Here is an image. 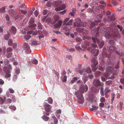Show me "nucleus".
Masks as SVG:
<instances>
[{"label":"nucleus","instance_id":"nucleus-63","mask_svg":"<svg viewBox=\"0 0 124 124\" xmlns=\"http://www.w3.org/2000/svg\"><path fill=\"white\" fill-rule=\"evenodd\" d=\"M53 120H54V123L55 124H57L58 123V120L56 118L54 119Z\"/></svg>","mask_w":124,"mask_h":124},{"label":"nucleus","instance_id":"nucleus-38","mask_svg":"<svg viewBox=\"0 0 124 124\" xmlns=\"http://www.w3.org/2000/svg\"><path fill=\"white\" fill-rule=\"evenodd\" d=\"M9 73H6L5 76V77L6 78H9L11 76V74L10 73V72L9 71Z\"/></svg>","mask_w":124,"mask_h":124},{"label":"nucleus","instance_id":"nucleus-25","mask_svg":"<svg viewBox=\"0 0 124 124\" xmlns=\"http://www.w3.org/2000/svg\"><path fill=\"white\" fill-rule=\"evenodd\" d=\"M7 7L5 6L2 7L0 8V11L1 13H5L6 12L5 9Z\"/></svg>","mask_w":124,"mask_h":124},{"label":"nucleus","instance_id":"nucleus-15","mask_svg":"<svg viewBox=\"0 0 124 124\" xmlns=\"http://www.w3.org/2000/svg\"><path fill=\"white\" fill-rule=\"evenodd\" d=\"M93 84L95 86H98L100 85L101 83L99 80L95 79L93 82Z\"/></svg>","mask_w":124,"mask_h":124},{"label":"nucleus","instance_id":"nucleus-3","mask_svg":"<svg viewBox=\"0 0 124 124\" xmlns=\"http://www.w3.org/2000/svg\"><path fill=\"white\" fill-rule=\"evenodd\" d=\"M62 4V2L60 0L56 1L54 2V5L56 7L55 9L56 11H59L65 8V5Z\"/></svg>","mask_w":124,"mask_h":124},{"label":"nucleus","instance_id":"nucleus-20","mask_svg":"<svg viewBox=\"0 0 124 124\" xmlns=\"http://www.w3.org/2000/svg\"><path fill=\"white\" fill-rule=\"evenodd\" d=\"M10 31L13 34H15L16 31V28L14 26H12L10 29Z\"/></svg>","mask_w":124,"mask_h":124},{"label":"nucleus","instance_id":"nucleus-61","mask_svg":"<svg viewBox=\"0 0 124 124\" xmlns=\"http://www.w3.org/2000/svg\"><path fill=\"white\" fill-rule=\"evenodd\" d=\"M17 78V76L16 75H14L13 77V79L14 81H15L16 80Z\"/></svg>","mask_w":124,"mask_h":124},{"label":"nucleus","instance_id":"nucleus-16","mask_svg":"<svg viewBox=\"0 0 124 124\" xmlns=\"http://www.w3.org/2000/svg\"><path fill=\"white\" fill-rule=\"evenodd\" d=\"M91 52L92 54H94V56H97L98 54V51L96 49H92L91 51Z\"/></svg>","mask_w":124,"mask_h":124},{"label":"nucleus","instance_id":"nucleus-34","mask_svg":"<svg viewBox=\"0 0 124 124\" xmlns=\"http://www.w3.org/2000/svg\"><path fill=\"white\" fill-rule=\"evenodd\" d=\"M32 63L33 64H38V60L36 59H34L31 60Z\"/></svg>","mask_w":124,"mask_h":124},{"label":"nucleus","instance_id":"nucleus-24","mask_svg":"<svg viewBox=\"0 0 124 124\" xmlns=\"http://www.w3.org/2000/svg\"><path fill=\"white\" fill-rule=\"evenodd\" d=\"M30 41L31 42V45L32 46H34L37 45V41H36L32 40H30Z\"/></svg>","mask_w":124,"mask_h":124},{"label":"nucleus","instance_id":"nucleus-41","mask_svg":"<svg viewBox=\"0 0 124 124\" xmlns=\"http://www.w3.org/2000/svg\"><path fill=\"white\" fill-rule=\"evenodd\" d=\"M38 26L39 29H41L42 28V26L41 23L40 22H38Z\"/></svg>","mask_w":124,"mask_h":124},{"label":"nucleus","instance_id":"nucleus-54","mask_svg":"<svg viewBox=\"0 0 124 124\" xmlns=\"http://www.w3.org/2000/svg\"><path fill=\"white\" fill-rule=\"evenodd\" d=\"M104 105V104L103 103L101 102L99 104V107L100 108H102Z\"/></svg>","mask_w":124,"mask_h":124},{"label":"nucleus","instance_id":"nucleus-45","mask_svg":"<svg viewBox=\"0 0 124 124\" xmlns=\"http://www.w3.org/2000/svg\"><path fill=\"white\" fill-rule=\"evenodd\" d=\"M94 10L95 11L97 12H98L100 11L99 8L98 7H96L94 8Z\"/></svg>","mask_w":124,"mask_h":124},{"label":"nucleus","instance_id":"nucleus-1","mask_svg":"<svg viewBox=\"0 0 124 124\" xmlns=\"http://www.w3.org/2000/svg\"><path fill=\"white\" fill-rule=\"evenodd\" d=\"M115 25L112 24L110 25L109 27H101L100 31L107 38H109L110 36H112L116 38L115 39L116 40L120 37V36L118 30L115 29Z\"/></svg>","mask_w":124,"mask_h":124},{"label":"nucleus","instance_id":"nucleus-12","mask_svg":"<svg viewBox=\"0 0 124 124\" xmlns=\"http://www.w3.org/2000/svg\"><path fill=\"white\" fill-rule=\"evenodd\" d=\"M62 21H58L57 23L54 25V26L55 28H59L62 25Z\"/></svg>","mask_w":124,"mask_h":124},{"label":"nucleus","instance_id":"nucleus-62","mask_svg":"<svg viewBox=\"0 0 124 124\" xmlns=\"http://www.w3.org/2000/svg\"><path fill=\"white\" fill-rule=\"evenodd\" d=\"M62 111L61 109H59L56 110V112L57 114H60L61 113Z\"/></svg>","mask_w":124,"mask_h":124},{"label":"nucleus","instance_id":"nucleus-47","mask_svg":"<svg viewBox=\"0 0 124 124\" xmlns=\"http://www.w3.org/2000/svg\"><path fill=\"white\" fill-rule=\"evenodd\" d=\"M7 68L9 70H9H11L12 69L11 66L10 64L8 65L7 67Z\"/></svg>","mask_w":124,"mask_h":124},{"label":"nucleus","instance_id":"nucleus-9","mask_svg":"<svg viewBox=\"0 0 124 124\" xmlns=\"http://www.w3.org/2000/svg\"><path fill=\"white\" fill-rule=\"evenodd\" d=\"M91 61L92 63H93L92 66L95 68V70H94L93 68H92L93 71L94 72L96 70L95 67L96 65L98 64V62L94 58H92V59Z\"/></svg>","mask_w":124,"mask_h":124},{"label":"nucleus","instance_id":"nucleus-40","mask_svg":"<svg viewBox=\"0 0 124 124\" xmlns=\"http://www.w3.org/2000/svg\"><path fill=\"white\" fill-rule=\"evenodd\" d=\"M9 108L13 110H15L16 109V107L15 106H11L9 107Z\"/></svg>","mask_w":124,"mask_h":124},{"label":"nucleus","instance_id":"nucleus-56","mask_svg":"<svg viewBox=\"0 0 124 124\" xmlns=\"http://www.w3.org/2000/svg\"><path fill=\"white\" fill-rule=\"evenodd\" d=\"M66 11V10H64L60 12V14L61 15H63L65 13Z\"/></svg>","mask_w":124,"mask_h":124},{"label":"nucleus","instance_id":"nucleus-60","mask_svg":"<svg viewBox=\"0 0 124 124\" xmlns=\"http://www.w3.org/2000/svg\"><path fill=\"white\" fill-rule=\"evenodd\" d=\"M92 46L93 47L98 48V47L97 45L94 44H92Z\"/></svg>","mask_w":124,"mask_h":124},{"label":"nucleus","instance_id":"nucleus-43","mask_svg":"<svg viewBox=\"0 0 124 124\" xmlns=\"http://www.w3.org/2000/svg\"><path fill=\"white\" fill-rule=\"evenodd\" d=\"M75 47L76 49L78 50H82V49L79 46L77 45L75 46Z\"/></svg>","mask_w":124,"mask_h":124},{"label":"nucleus","instance_id":"nucleus-2","mask_svg":"<svg viewBox=\"0 0 124 124\" xmlns=\"http://www.w3.org/2000/svg\"><path fill=\"white\" fill-rule=\"evenodd\" d=\"M88 90L87 86L85 85L81 86L79 90L77 92H75V94L77 95L78 102L80 104L82 103L84 100L82 93L84 92H86Z\"/></svg>","mask_w":124,"mask_h":124},{"label":"nucleus","instance_id":"nucleus-11","mask_svg":"<svg viewBox=\"0 0 124 124\" xmlns=\"http://www.w3.org/2000/svg\"><path fill=\"white\" fill-rule=\"evenodd\" d=\"M101 20L98 21L95 20L94 22H93L91 23L90 26V29H92L95 25H97L98 23L101 22Z\"/></svg>","mask_w":124,"mask_h":124},{"label":"nucleus","instance_id":"nucleus-37","mask_svg":"<svg viewBox=\"0 0 124 124\" xmlns=\"http://www.w3.org/2000/svg\"><path fill=\"white\" fill-rule=\"evenodd\" d=\"M77 80V78L74 77L72 79L71 81L70 82L71 83H73L75 82Z\"/></svg>","mask_w":124,"mask_h":124},{"label":"nucleus","instance_id":"nucleus-23","mask_svg":"<svg viewBox=\"0 0 124 124\" xmlns=\"http://www.w3.org/2000/svg\"><path fill=\"white\" fill-rule=\"evenodd\" d=\"M115 48L113 46H110L108 48V50L110 53L113 52L115 50Z\"/></svg>","mask_w":124,"mask_h":124},{"label":"nucleus","instance_id":"nucleus-30","mask_svg":"<svg viewBox=\"0 0 124 124\" xmlns=\"http://www.w3.org/2000/svg\"><path fill=\"white\" fill-rule=\"evenodd\" d=\"M108 87H106L105 88V94H107L110 92V90L108 89Z\"/></svg>","mask_w":124,"mask_h":124},{"label":"nucleus","instance_id":"nucleus-31","mask_svg":"<svg viewBox=\"0 0 124 124\" xmlns=\"http://www.w3.org/2000/svg\"><path fill=\"white\" fill-rule=\"evenodd\" d=\"M63 31L64 32H67L69 31V30L68 29V28L66 27H64L62 29Z\"/></svg>","mask_w":124,"mask_h":124},{"label":"nucleus","instance_id":"nucleus-57","mask_svg":"<svg viewBox=\"0 0 124 124\" xmlns=\"http://www.w3.org/2000/svg\"><path fill=\"white\" fill-rule=\"evenodd\" d=\"M5 17H6V20L7 21H9V19H10L9 17L8 16V15L7 14H5Z\"/></svg>","mask_w":124,"mask_h":124},{"label":"nucleus","instance_id":"nucleus-39","mask_svg":"<svg viewBox=\"0 0 124 124\" xmlns=\"http://www.w3.org/2000/svg\"><path fill=\"white\" fill-rule=\"evenodd\" d=\"M12 54L11 52L8 53H7L6 56L7 58H10Z\"/></svg>","mask_w":124,"mask_h":124},{"label":"nucleus","instance_id":"nucleus-55","mask_svg":"<svg viewBox=\"0 0 124 124\" xmlns=\"http://www.w3.org/2000/svg\"><path fill=\"white\" fill-rule=\"evenodd\" d=\"M92 107L94 110H97L98 108V107L96 106L93 105L92 106Z\"/></svg>","mask_w":124,"mask_h":124},{"label":"nucleus","instance_id":"nucleus-35","mask_svg":"<svg viewBox=\"0 0 124 124\" xmlns=\"http://www.w3.org/2000/svg\"><path fill=\"white\" fill-rule=\"evenodd\" d=\"M48 103L50 104H52L53 103V99L51 97H49L48 99Z\"/></svg>","mask_w":124,"mask_h":124},{"label":"nucleus","instance_id":"nucleus-46","mask_svg":"<svg viewBox=\"0 0 124 124\" xmlns=\"http://www.w3.org/2000/svg\"><path fill=\"white\" fill-rule=\"evenodd\" d=\"M100 101L101 102L104 103L105 102V99L104 97H102L100 98Z\"/></svg>","mask_w":124,"mask_h":124},{"label":"nucleus","instance_id":"nucleus-28","mask_svg":"<svg viewBox=\"0 0 124 124\" xmlns=\"http://www.w3.org/2000/svg\"><path fill=\"white\" fill-rule=\"evenodd\" d=\"M62 79V81L63 82H64L67 81V77L65 76H64L63 77L61 76V77Z\"/></svg>","mask_w":124,"mask_h":124},{"label":"nucleus","instance_id":"nucleus-59","mask_svg":"<svg viewBox=\"0 0 124 124\" xmlns=\"http://www.w3.org/2000/svg\"><path fill=\"white\" fill-rule=\"evenodd\" d=\"M34 14L35 15V17H37L38 15V11L36 10L34 13Z\"/></svg>","mask_w":124,"mask_h":124},{"label":"nucleus","instance_id":"nucleus-53","mask_svg":"<svg viewBox=\"0 0 124 124\" xmlns=\"http://www.w3.org/2000/svg\"><path fill=\"white\" fill-rule=\"evenodd\" d=\"M100 3L101 4H102L103 5H102V6H103V7H105L106 6L105 5V3L103 1H101L100 2Z\"/></svg>","mask_w":124,"mask_h":124},{"label":"nucleus","instance_id":"nucleus-19","mask_svg":"<svg viewBox=\"0 0 124 124\" xmlns=\"http://www.w3.org/2000/svg\"><path fill=\"white\" fill-rule=\"evenodd\" d=\"M92 40L93 43H99V40L96 37H93L92 38Z\"/></svg>","mask_w":124,"mask_h":124},{"label":"nucleus","instance_id":"nucleus-6","mask_svg":"<svg viewBox=\"0 0 124 124\" xmlns=\"http://www.w3.org/2000/svg\"><path fill=\"white\" fill-rule=\"evenodd\" d=\"M112 16H108L107 18V19L106 18H104L103 20V21L105 23L108 22V23L111 22L115 20V18L114 16L113 13L112 14Z\"/></svg>","mask_w":124,"mask_h":124},{"label":"nucleus","instance_id":"nucleus-29","mask_svg":"<svg viewBox=\"0 0 124 124\" xmlns=\"http://www.w3.org/2000/svg\"><path fill=\"white\" fill-rule=\"evenodd\" d=\"M6 99V98L5 97H4V99H2L1 97H0V104H3Z\"/></svg>","mask_w":124,"mask_h":124},{"label":"nucleus","instance_id":"nucleus-36","mask_svg":"<svg viewBox=\"0 0 124 124\" xmlns=\"http://www.w3.org/2000/svg\"><path fill=\"white\" fill-rule=\"evenodd\" d=\"M111 3L114 6H116L117 4L116 1L114 0H112L111 1Z\"/></svg>","mask_w":124,"mask_h":124},{"label":"nucleus","instance_id":"nucleus-18","mask_svg":"<svg viewBox=\"0 0 124 124\" xmlns=\"http://www.w3.org/2000/svg\"><path fill=\"white\" fill-rule=\"evenodd\" d=\"M80 30H81V31L80 32H81L84 36H85L88 35V32L86 30H85L84 28H81Z\"/></svg>","mask_w":124,"mask_h":124},{"label":"nucleus","instance_id":"nucleus-4","mask_svg":"<svg viewBox=\"0 0 124 124\" xmlns=\"http://www.w3.org/2000/svg\"><path fill=\"white\" fill-rule=\"evenodd\" d=\"M74 25L76 26L77 27H80L82 26L85 27L86 26V24H84L83 23H81L80 19L79 18H78L75 20V22L74 23Z\"/></svg>","mask_w":124,"mask_h":124},{"label":"nucleus","instance_id":"nucleus-52","mask_svg":"<svg viewBox=\"0 0 124 124\" xmlns=\"http://www.w3.org/2000/svg\"><path fill=\"white\" fill-rule=\"evenodd\" d=\"M111 83L112 81L110 80L106 81L105 82V83L107 85H110L111 84Z\"/></svg>","mask_w":124,"mask_h":124},{"label":"nucleus","instance_id":"nucleus-51","mask_svg":"<svg viewBox=\"0 0 124 124\" xmlns=\"http://www.w3.org/2000/svg\"><path fill=\"white\" fill-rule=\"evenodd\" d=\"M8 90L10 93H13L14 92V91L12 89L9 88Z\"/></svg>","mask_w":124,"mask_h":124},{"label":"nucleus","instance_id":"nucleus-44","mask_svg":"<svg viewBox=\"0 0 124 124\" xmlns=\"http://www.w3.org/2000/svg\"><path fill=\"white\" fill-rule=\"evenodd\" d=\"M12 48L10 47H8L7 49V53L10 52L12 51Z\"/></svg>","mask_w":124,"mask_h":124},{"label":"nucleus","instance_id":"nucleus-7","mask_svg":"<svg viewBox=\"0 0 124 124\" xmlns=\"http://www.w3.org/2000/svg\"><path fill=\"white\" fill-rule=\"evenodd\" d=\"M91 71L89 67H88L87 69H84L80 72V73L82 75H86L88 73H91Z\"/></svg>","mask_w":124,"mask_h":124},{"label":"nucleus","instance_id":"nucleus-10","mask_svg":"<svg viewBox=\"0 0 124 124\" xmlns=\"http://www.w3.org/2000/svg\"><path fill=\"white\" fill-rule=\"evenodd\" d=\"M60 18L59 16L57 15L54 16L52 18V24H54L55 23L59 21Z\"/></svg>","mask_w":124,"mask_h":124},{"label":"nucleus","instance_id":"nucleus-8","mask_svg":"<svg viewBox=\"0 0 124 124\" xmlns=\"http://www.w3.org/2000/svg\"><path fill=\"white\" fill-rule=\"evenodd\" d=\"M43 107L45 111L47 112H49L52 108L50 105L46 103H45Z\"/></svg>","mask_w":124,"mask_h":124},{"label":"nucleus","instance_id":"nucleus-58","mask_svg":"<svg viewBox=\"0 0 124 124\" xmlns=\"http://www.w3.org/2000/svg\"><path fill=\"white\" fill-rule=\"evenodd\" d=\"M46 5L48 7L50 6L51 5V3L50 2H48L46 3Z\"/></svg>","mask_w":124,"mask_h":124},{"label":"nucleus","instance_id":"nucleus-26","mask_svg":"<svg viewBox=\"0 0 124 124\" xmlns=\"http://www.w3.org/2000/svg\"><path fill=\"white\" fill-rule=\"evenodd\" d=\"M42 117L43 120L45 121H47L49 118L47 116L45 115L43 116Z\"/></svg>","mask_w":124,"mask_h":124},{"label":"nucleus","instance_id":"nucleus-22","mask_svg":"<svg viewBox=\"0 0 124 124\" xmlns=\"http://www.w3.org/2000/svg\"><path fill=\"white\" fill-rule=\"evenodd\" d=\"M8 13L11 16H13L15 13L14 9L13 8L9 9L8 11Z\"/></svg>","mask_w":124,"mask_h":124},{"label":"nucleus","instance_id":"nucleus-64","mask_svg":"<svg viewBox=\"0 0 124 124\" xmlns=\"http://www.w3.org/2000/svg\"><path fill=\"white\" fill-rule=\"evenodd\" d=\"M4 62L6 64H8L9 63L8 60L7 59H5Z\"/></svg>","mask_w":124,"mask_h":124},{"label":"nucleus","instance_id":"nucleus-27","mask_svg":"<svg viewBox=\"0 0 124 124\" xmlns=\"http://www.w3.org/2000/svg\"><path fill=\"white\" fill-rule=\"evenodd\" d=\"M31 36L30 35H25L23 37L24 39H25L26 40H29L31 38Z\"/></svg>","mask_w":124,"mask_h":124},{"label":"nucleus","instance_id":"nucleus-48","mask_svg":"<svg viewBox=\"0 0 124 124\" xmlns=\"http://www.w3.org/2000/svg\"><path fill=\"white\" fill-rule=\"evenodd\" d=\"M84 43L85 45V47H87L89 46V43L86 41H85Z\"/></svg>","mask_w":124,"mask_h":124},{"label":"nucleus","instance_id":"nucleus-42","mask_svg":"<svg viewBox=\"0 0 124 124\" xmlns=\"http://www.w3.org/2000/svg\"><path fill=\"white\" fill-rule=\"evenodd\" d=\"M73 21L72 20H70L67 24H65V25H71L72 24Z\"/></svg>","mask_w":124,"mask_h":124},{"label":"nucleus","instance_id":"nucleus-49","mask_svg":"<svg viewBox=\"0 0 124 124\" xmlns=\"http://www.w3.org/2000/svg\"><path fill=\"white\" fill-rule=\"evenodd\" d=\"M10 36V34L9 33L8 34H6L5 36V40H8V39L9 37Z\"/></svg>","mask_w":124,"mask_h":124},{"label":"nucleus","instance_id":"nucleus-32","mask_svg":"<svg viewBox=\"0 0 124 124\" xmlns=\"http://www.w3.org/2000/svg\"><path fill=\"white\" fill-rule=\"evenodd\" d=\"M88 79V78L87 77H84L82 78V79L84 81V83H85V82L87 81Z\"/></svg>","mask_w":124,"mask_h":124},{"label":"nucleus","instance_id":"nucleus-50","mask_svg":"<svg viewBox=\"0 0 124 124\" xmlns=\"http://www.w3.org/2000/svg\"><path fill=\"white\" fill-rule=\"evenodd\" d=\"M13 44V42L10 39H9L8 42V44L9 45L11 46Z\"/></svg>","mask_w":124,"mask_h":124},{"label":"nucleus","instance_id":"nucleus-5","mask_svg":"<svg viewBox=\"0 0 124 124\" xmlns=\"http://www.w3.org/2000/svg\"><path fill=\"white\" fill-rule=\"evenodd\" d=\"M14 17L15 20H18V21H20V23H22L26 19L24 15L21 14L20 15H16Z\"/></svg>","mask_w":124,"mask_h":124},{"label":"nucleus","instance_id":"nucleus-33","mask_svg":"<svg viewBox=\"0 0 124 124\" xmlns=\"http://www.w3.org/2000/svg\"><path fill=\"white\" fill-rule=\"evenodd\" d=\"M20 71V70L19 68L17 67L15 69V72L16 74H18L19 73Z\"/></svg>","mask_w":124,"mask_h":124},{"label":"nucleus","instance_id":"nucleus-21","mask_svg":"<svg viewBox=\"0 0 124 124\" xmlns=\"http://www.w3.org/2000/svg\"><path fill=\"white\" fill-rule=\"evenodd\" d=\"M98 46L99 47L102 48L104 44V41H103L102 40H101L99 41V43Z\"/></svg>","mask_w":124,"mask_h":124},{"label":"nucleus","instance_id":"nucleus-17","mask_svg":"<svg viewBox=\"0 0 124 124\" xmlns=\"http://www.w3.org/2000/svg\"><path fill=\"white\" fill-rule=\"evenodd\" d=\"M104 75L106 78L109 79H113L114 78V77L113 75L110 76L109 74L108 73H104Z\"/></svg>","mask_w":124,"mask_h":124},{"label":"nucleus","instance_id":"nucleus-14","mask_svg":"<svg viewBox=\"0 0 124 124\" xmlns=\"http://www.w3.org/2000/svg\"><path fill=\"white\" fill-rule=\"evenodd\" d=\"M23 48L27 51H30V46L27 43H25L23 45Z\"/></svg>","mask_w":124,"mask_h":124},{"label":"nucleus","instance_id":"nucleus-13","mask_svg":"<svg viewBox=\"0 0 124 124\" xmlns=\"http://www.w3.org/2000/svg\"><path fill=\"white\" fill-rule=\"evenodd\" d=\"M34 22V19H31L29 22L30 24L28 25L29 27H35L37 26V25L35 23L33 24Z\"/></svg>","mask_w":124,"mask_h":124}]
</instances>
